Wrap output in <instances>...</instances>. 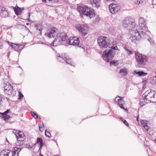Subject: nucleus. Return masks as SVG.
Wrapping results in <instances>:
<instances>
[{
    "label": "nucleus",
    "instance_id": "nucleus-26",
    "mask_svg": "<svg viewBox=\"0 0 156 156\" xmlns=\"http://www.w3.org/2000/svg\"><path fill=\"white\" fill-rule=\"evenodd\" d=\"M73 43V45H78L79 44L80 41L78 38L75 37Z\"/></svg>",
    "mask_w": 156,
    "mask_h": 156
},
{
    "label": "nucleus",
    "instance_id": "nucleus-4",
    "mask_svg": "<svg viewBox=\"0 0 156 156\" xmlns=\"http://www.w3.org/2000/svg\"><path fill=\"white\" fill-rule=\"evenodd\" d=\"M77 9L80 13L89 16L90 18L94 17L95 16L94 10L87 6H79L78 7Z\"/></svg>",
    "mask_w": 156,
    "mask_h": 156
},
{
    "label": "nucleus",
    "instance_id": "nucleus-46",
    "mask_svg": "<svg viewBox=\"0 0 156 156\" xmlns=\"http://www.w3.org/2000/svg\"><path fill=\"white\" fill-rule=\"evenodd\" d=\"M134 72L136 73V74L138 75L139 76L140 71H137L136 70H135L134 71Z\"/></svg>",
    "mask_w": 156,
    "mask_h": 156
},
{
    "label": "nucleus",
    "instance_id": "nucleus-21",
    "mask_svg": "<svg viewBox=\"0 0 156 156\" xmlns=\"http://www.w3.org/2000/svg\"><path fill=\"white\" fill-rule=\"evenodd\" d=\"M124 104V101L122 100V98H121L120 100H119V102H118V104L120 107V108H122L126 112H128V111L127 108H125L123 106V105Z\"/></svg>",
    "mask_w": 156,
    "mask_h": 156
},
{
    "label": "nucleus",
    "instance_id": "nucleus-41",
    "mask_svg": "<svg viewBox=\"0 0 156 156\" xmlns=\"http://www.w3.org/2000/svg\"><path fill=\"white\" fill-rule=\"evenodd\" d=\"M99 17L97 16L93 22L95 23H97L99 21Z\"/></svg>",
    "mask_w": 156,
    "mask_h": 156
},
{
    "label": "nucleus",
    "instance_id": "nucleus-1",
    "mask_svg": "<svg viewBox=\"0 0 156 156\" xmlns=\"http://www.w3.org/2000/svg\"><path fill=\"white\" fill-rule=\"evenodd\" d=\"M113 42L112 45L111 47H108L110 48L109 49H106L105 51L102 54V58L103 60L106 62H108L110 60H111L114 56L115 53L114 50L119 51L117 46Z\"/></svg>",
    "mask_w": 156,
    "mask_h": 156
},
{
    "label": "nucleus",
    "instance_id": "nucleus-60",
    "mask_svg": "<svg viewBox=\"0 0 156 156\" xmlns=\"http://www.w3.org/2000/svg\"><path fill=\"white\" fill-rule=\"evenodd\" d=\"M155 141H156V139H155Z\"/></svg>",
    "mask_w": 156,
    "mask_h": 156
},
{
    "label": "nucleus",
    "instance_id": "nucleus-35",
    "mask_svg": "<svg viewBox=\"0 0 156 156\" xmlns=\"http://www.w3.org/2000/svg\"><path fill=\"white\" fill-rule=\"evenodd\" d=\"M152 83L153 84H156V76L153 77L152 80Z\"/></svg>",
    "mask_w": 156,
    "mask_h": 156
},
{
    "label": "nucleus",
    "instance_id": "nucleus-22",
    "mask_svg": "<svg viewBox=\"0 0 156 156\" xmlns=\"http://www.w3.org/2000/svg\"><path fill=\"white\" fill-rule=\"evenodd\" d=\"M100 1V0H92L91 2H93L92 4L94 6L98 8L99 6Z\"/></svg>",
    "mask_w": 156,
    "mask_h": 156
},
{
    "label": "nucleus",
    "instance_id": "nucleus-15",
    "mask_svg": "<svg viewBox=\"0 0 156 156\" xmlns=\"http://www.w3.org/2000/svg\"><path fill=\"white\" fill-rule=\"evenodd\" d=\"M12 154V151L7 149L2 151L0 153V156H10Z\"/></svg>",
    "mask_w": 156,
    "mask_h": 156
},
{
    "label": "nucleus",
    "instance_id": "nucleus-43",
    "mask_svg": "<svg viewBox=\"0 0 156 156\" xmlns=\"http://www.w3.org/2000/svg\"><path fill=\"white\" fill-rule=\"evenodd\" d=\"M35 27H36V29L37 30H39L40 31V34H41V29H40L38 28L39 27H38V25L37 24H35Z\"/></svg>",
    "mask_w": 156,
    "mask_h": 156
},
{
    "label": "nucleus",
    "instance_id": "nucleus-11",
    "mask_svg": "<svg viewBox=\"0 0 156 156\" xmlns=\"http://www.w3.org/2000/svg\"><path fill=\"white\" fill-rule=\"evenodd\" d=\"M17 141L16 144L17 146L22 145L23 144V140L24 139V135L23 133L20 131L19 130L18 133L15 134Z\"/></svg>",
    "mask_w": 156,
    "mask_h": 156
},
{
    "label": "nucleus",
    "instance_id": "nucleus-28",
    "mask_svg": "<svg viewBox=\"0 0 156 156\" xmlns=\"http://www.w3.org/2000/svg\"><path fill=\"white\" fill-rule=\"evenodd\" d=\"M9 13L6 10L1 13H0V15L1 16L3 17H6L8 16Z\"/></svg>",
    "mask_w": 156,
    "mask_h": 156
},
{
    "label": "nucleus",
    "instance_id": "nucleus-45",
    "mask_svg": "<svg viewBox=\"0 0 156 156\" xmlns=\"http://www.w3.org/2000/svg\"><path fill=\"white\" fill-rule=\"evenodd\" d=\"M0 114H1L2 115V117H4V116H5L6 115H7V113H5V112L3 113L0 112Z\"/></svg>",
    "mask_w": 156,
    "mask_h": 156
},
{
    "label": "nucleus",
    "instance_id": "nucleus-57",
    "mask_svg": "<svg viewBox=\"0 0 156 156\" xmlns=\"http://www.w3.org/2000/svg\"><path fill=\"white\" fill-rule=\"evenodd\" d=\"M119 36H120V37H121L120 35H119L118 36V37H119Z\"/></svg>",
    "mask_w": 156,
    "mask_h": 156
},
{
    "label": "nucleus",
    "instance_id": "nucleus-32",
    "mask_svg": "<svg viewBox=\"0 0 156 156\" xmlns=\"http://www.w3.org/2000/svg\"><path fill=\"white\" fill-rule=\"evenodd\" d=\"M6 10L5 8L2 6L0 5V13H1Z\"/></svg>",
    "mask_w": 156,
    "mask_h": 156
},
{
    "label": "nucleus",
    "instance_id": "nucleus-19",
    "mask_svg": "<svg viewBox=\"0 0 156 156\" xmlns=\"http://www.w3.org/2000/svg\"><path fill=\"white\" fill-rule=\"evenodd\" d=\"M141 122L144 129L147 131H148L149 129V124L148 123V122L145 120H141Z\"/></svg>",
    "mask_w": 156,
    "mask_h": 156
},
{
    "label": "nucleus",
    "instance_id": "nucleus-31",
    "mask_svg": "<svg viewBox=\"0 0 156 156\" xmlns=\"http://www.w3.org/2000/svg\"><path fill=\"white\" fill-rule=\"evenodd\" d=\"M109 32L111 33H114L115 31V29L113 27H111L109 29Z\"/></svg>",
    "mask_w": 156,
    "mask_h": 156
},
{
    "label": "nucleus",
    "instance_id": "nucleus-16",
    "mask_svg": "<svg viewBox=\"0 0 156 156\" xmlns=\"http://www.w3.org/2000/svg\"><path fill=\"white\" fill-rule=\"evenodd\" d=\"M5 43H7L14 50L18 52L19 51V45L18 44H15L13 43H12L9 41H4Z\"/></svg>",
    "mask_w": 156,
    "mask_h": 156
},
{
    "label": "nucleus",
    "instance_id": "nucleus-38",
    "mask_svg": "<svg viewBox=\"0 0 156 156\" xmlns=\"http://www.w3.org/2000/svg\"><path fill=\"white\" fill-rule=\"evenodd\" d=\"M122 98H122L119 96H117L115 98V102H118L119 100H120V99Z\"/></svg>",
    "mask_w": 156,
    "mask_h": 156
},
{
    "label": "nucleus",
    "instance_id": "nucleus-6",
    "mask_svg": "<svg viewBox=\"0 0 156 156\" xmlns=\"http://www.w3.org/2000/svg\"><path fill=\"white\" fill-rule=\"evenodd\" d=\"M145 21V20L143 18H140L138 20L139 26H136L135 29L137 28L138 30L144 34H147V36H148L147 33H149V32L147 30V27L146 26Z\"/></svg>",
    "mask_w": 156,
    "mask_h": 156
},
{
    "label": "nucleus",
    "instance_id": "nucleus-47",
    "mask_svg": "<svg viewBox=\"0 0 156 156\" xmlns=\"http://www.w3.org/2000/svg\"><path fill=\"white\" fill-rule=\"evenodd\" d=\"M48 1L52 3L57 2H58V0H48Z\"/></svg>",
    "mask_w": 156,
    "mask_h": 156
},
{
    "label": "nucleus",
    "instance_id": "nucleus-12",
    "mask_svg": "<svg viewBox=\"0 0 156 156\" xmlns=\"http://www.w3.org/2000/svg\"><path fill=\"white\" fill-rule=\"evenodd\" d=\"M57 29L55 27L50 28L47 32L45 33V35L49 38L54 37L57 35Z\"/></svg>",
    "mask_w": 156,
    "mask_h": 156
},
{
    "label": "nucleus",
    "instance_id": "nucleus-36",
    "mask_svg": "<svg viewBox=\"0 0 156 156\" xmlns=\"http://www.w3.org/2000/svg\"><path fill=\"white\" fill-rule=\"evenodd\" d=\"M120 119L123 122L125 125H126L127 126H129V124L127 122L126 120H124V119H123V118H120Z\"/></svg>",
    "mask_w": 156,
    "mask_h": 156
},
{
    "label": "nucleus",
    "instance_id": "nucleus-52",
    "mask_svg": "<svg viewBox=\"0 0 156 156\" xmlns=\"http://www.w3.org/2000/svg\"><path fill=\"white\" fill-rule=\"evenodd\" d=\"M42 2H46V0H42Z\"/></svg>",
    "mask_w": 156,
    "mask_h": 156
},
{
    "label": "nucleus",
    "instance_id": "nucleus-7",
    "mask_svg": "<svg viewBox=\"0 0 156 156\" xmlns=\"http://www.w3.org/2000/svg\"><path fill=\"white\" fill-rule=\"evenodd\" d=\"M97 41L99 46L102 48H106L108 47H111L112 45V44L111 43V40L105 37H99Z\"/></svg>",
    "mask_w": 156,
    "mask_h": 156
},
{
    "label": "nucleus",
    "instance_id": "nucleus-30",
    "mask_svg": "<svg viewBox=\"0 0 156 156\" xmlns=\"http://www.w3.org/2000/svg\"><path fill=\"white\" fill-rule=\"evenodd\" d=\"M31 113L33 117L35 119H37L38 118V116L37 114L33 112H31Z\"/></svg>",
    "mask_w": 156,
    "mask_h": 156
},
{
    "label": "nucleus",
    "instance_id": "nucleus-20",
    "mask_svg": "<svg viewBox=\"0 0 156 156\" xmlns=\"http://www.w3.org/2000/svg\"><path fill=\"white\" fill-rule=\"evenodd\" d=\"M39 143L40 144V148L39 149V151H40L41 149V148L44 145L43 140L41 138H38L37 139V142L35 144Z\"/></svg>",
    "mask_w": 156,
    "mask_h": 156
},
{
    "label": "nucleus",
    "instance_id": "nucleus-34",
    "mask_svg": "<svg viewBox=\"0 0 156 156\" xmlns=\"http://www.w3.org/2000/svg\"><path fill=\"white\" fill-rule=\"evenodd\" d=\"M139 74H140L139 76H146L147 74V73H145L143 71H140V73Z\"/></svg>",
    "mask_w": 156,
    "mask_h": 156
},
{
    "label": "nucleus",
    "instance_id": "nucleus-23",
    "mask_svg": "<svg viewBox=\"0 0 156 156\" xmlns=\"http://www.w3.org/2000/svg\"><path fill=\"white\" fill-rule=\"evenodd\" d=\"M119 73L122 75L126 76L127 74L126 69L125 68L121 69L120 70Z\"/></svg>",
    "mask_w": 156,
    "mask_h": 156
},
{
    "label": "nucleus",
    "instance_id": "nucleus-42",
    "mask_svg": "<svg viewBox=\"0 0 156 156\" xmlns=\"http://www.w3.org/2000/svg\"><path fill=\"white\" fill-rule=\"evenodd\" d=\"M143 2V1H139L137 0L136 1L134 2V3L135 4H141Z\"/></svg>",
    "mask_w": 156,
    "mask_h": 156
},
{
    "label": "nucleus",
    "instance_id": "nucleus-54",
    "mask_svg": "<svg viewBox=\"0 0 156 156\" xmlns=\"http://www.w3.org/2000/svg\"><path fill=\"white\" fill-rule=\"evenodd\" d=\"M26 25H29V23H26Z\"/></svg>",
    "mask_w": 156,
    "mask_h": 156
},
{
    "label": "nucleus",
    "instance_id": "nucleus-8",
    "mask_svg": "<svg viewBox=\"0 0 156 156\" xmlns=\"http://www.w3.org/2000/svg\"><path fill=\"white\" fill-rule=\"evenodd\" d=\"M57 60L60 62L64 64L67 63L72 66V62L69 57L65 53H62L60 54L59 53L57 54Z\"/></svg>",
    "mask_w": 156,
    "mask_h": 156
},
{
    "label": "nucleus",
    "instance_id": "nucleus-5",
    "mask_svg": "<svg viewBox=\"0 0 156 156\" xmlns=\"http://www.w3.org/2000/svg\"><path fill=\"white\" fill-rule=\"evenodd\" d=\"M122 25L124 27L130 31L136 28L135 20L130 17L125 18L122 21Z\"/></svg>",
    "mask_w": 156,
    "mask_h": 156
},
{
    "label": "nucleus",
    "instance_id": "nucleus-24",
    "mask_svg": "<svg viewBox=\"0 0 156 156\" xmlns=\"http://www.w3.org/2000/svg\"><path fill=\"white\" fill-rule=\"evenodd\" d=\"M75 37H70L67 40L66 42L67 44H69L70 45H73V41H74V39Z\"/></svg>",
    "mask_w": 156,
    "mask_h": 156
},
{
    "label": "nucleus",
    "instance_id": "nucleus-17",
    "mask_svg": "<svg viewBox=\"0 0 156 156\" xmlns=\"http://www.w3.org/2000/svg\"><path fill=\"white\" fill-rule=\"evenodd\" d=\"M13 9L16 15H20L21 14L23 11L24 10V8L22 9L17 5L15 7H13Z\"/></svg>",
    "mask_w": 156,
    "mask_h": 156
},
{
    "label": "nucleus",
    "instance_id": "nucleus-48",
    "mask_svg": "<svg viewBox=\"0 0 156 156\" xmlns=\"http://www.w3.org/2000/svg\"><path fill=\"white\" fill-rule=\"evenodd\" d=\"M9 112H10V110L9 109H7L5 112V113L7 114Z\"/></svg>",
    "mask_w": 156,
    "mask_h": 156
},
{
    "label": "nucleus",
    "instance_id": "nucleus-44",
    "mask_svg": "<svg viewBox=\"0 0 156 156\" xmlns=\"http://www.w3.org/2000/svg\"><path fill=\"white\" fill-rule=\"evenodd\" d=\"M19 97L18 99H21V98L23 97V96L22 94L20 92L19 93Z\"/></svg>",
    "mask_w": 156,
    "mask_h": 156
},
{
    "label": "nucleus",
    "instance_id": "nucleus-3",
    "mask_svg": "<svg viewBox=\"0 0 156 156\" xmlns=\"http://www.w3.org/2000/svg\"><path fill=\"white\" fill-rule=\"evenodd\" d=\"M130 32L131 33V36L129 39L132 42L134 43L141 38H145L147 37V34H144L138 30L137 28L135 29L131 30Z\"/></svg>",
    "mask_w": 156,
    "mask_h": 156
},
{
    "label": "nucleus",
    "instance_id": "nucleus-27",
    "mask_svg": "<svg viewBox=\"0 0 156 156\" xmlns=\"http://www.w3.org/2000/svg\"><path fill=\"white\" fill-rule=\"evenodd\" d=\"M147 103V101L145 99L143 98L141 99L140 100V106H142L144 105Z\"/></svg>",
    "mask_w": 156,
    "mask_h": 156
},
{
    "label": "nucleus",
    "instance_id": "nucleus-2",
    "mask_svg": "<svg viewBox=\"0 0 156 156\" xmlns=\"http://www.w3.org/2000/svg\"><path fill=\"white\" fill-rule=\"evenodd\" d=\"M136 61L138 68H143L146 65L147 58L145 55L138 52L135 54Z\"/></svg>",
    "mask_w": 156,
    "mask_h": 156
},
{
    "label": "nucleus",
    "instance_id": "nucleus-55",
    "mask_svg": "<svg viewBox=\"0 0 156 156\" xmlns=\"http://www.w3.org/2000/svg\"><path fill=\"white\" fill-rule=\"evenodd\" d=\"M6 99H7V100H9V99L8 98H6Z\"/></svg>",
    "mask_w": 156,
    "mask_h": 156
},
{
    "label": "nucleus",
    "instance_id": "nucleus-25",
    "mask_svg": "<svg viewBox=\"0 0 156 156\" xmlns=\"http://www.w3.org/2000/svg\"><path fill=\"white\" fill-rule=\"evenodd\" d=\"M110 65L111 66H114L115 67H117L118 66L119 64L118 61H116L115 60H113L110 62Z\"/></svg>",
    "mask_w": 156,
    "mask_h": 156
},
{
    "label": "nucleus",
    "instance_id": "nucleus-50",
    "mask_svg": "<svg viewBox=\"0 0 156 156\" xmlns=\"http://www.w3.org/2000/svg\"><path fill=\"white\" fill-rule=\"evenodd\" d=\"M30 13H29V14H28V16H29V18H28V19H27V20H28L29 21H30V20L29 19V17H30Z\"/></svg>",
    "mask_w": 156,
    "mask_h": 156
},
{
    "label": "nucleus",
    "instance_id": "nucleus-51",
    "mask_svg": "<svg viewBox=\"0 0 156 156\" xmlns=\"http://www.w3.org/2000/svg\"><path fill=\"white\" fill-rule=\"evenodd\" d=\"M138 118H139V116H138L136 118V120H137V121L138 122Z\"/></svg>",
    "mask_w": 156,
    "mask_h": 156
},
{
    "label": "nucleus",
    "instance_id": "nucleus-9",
    "mask_svg": "<svg viewBox=\"0 0 156 156\" xmlns=\"http://www.w3.org/2000/svg\"><path fill=\"white\" fill-rule=\"evenodd\" d=\"M67 38L68 37L66 33H60L51 43V45L54 46V44H55V46L60 45L61 44V42L65 41Z\"/></svg>",
    "mask_w": 156,
    "mask_h": 156
},
{
    "label": "nucleus",
    "instance_id": "nucleus-37",
    "mask_svg": "<svg viewBox=\"0 0 156 156\" xmlns=\"http://www.w3.org/2000/svg\"><path fill=\"white\" fill-rule=\"evenodd\" d=\"M124 48L128 54H132V51L126 48Z\"/></svg>",
    "mask_w": 156,
    "mask_h": 156
},
{
    "label": "nucleus",
    "instance_id": "nucleus-53",
    "mask_svg": "<svg viewBox=\"0 0 156 156\" xmlns=\"http://www.w3.org/2000/svg\"><path fill=\"white\" fill-rule=\"evenodd\" d=\"M40 156H44L42 154H41L40 155Z\"/></svg>",
    "mask_w": 156,
    "mask_h": 156
},
{
    "label": "nucleus",
    "instance_id": "nucleus-33",
    "mask_svg": "<svg viewBox=\"0 0 156 156\" xmlns=\"http://www.w3.org/2000/svg\"><path fill=\"white\" fill-rule=\"evenodd\" d=\"M39 129L41 131V132L43 131L44 129V126L43 124H42L40 125L39 126Z\"/></svg>",
    "mask_w": 156,
    "mask_h": 156
},
{
    "label": "nucleus",
    "instance_id": "nucleus-40",
    "mask_svg": "<svg viewBox=\"0 0 156 156\" xmlns=\"http://www.w3.org/2000/svg\"><path fill=\"white\" fill-rule=\"evenodd\" d=\"M19 49V51H20L22 49H23L24 47V45L23 44H18Z\"/></svg>",
    "mask_w": 156,
    "mask_h": 156
},
{
    "label": "nucleus",
    "instance_id": "nucleus-59",
    "mask_svg": "<svg viewBox=\"0 0 156 156\" xmlns=\"http://www.w3.org/2000/svg\"><path fill=\"white\" fill-rule=\"evenodd\" d=\"M107 1H110V0H107Z\"/></svg>",
    "mask_w": 156,
    "mask_h": 156
},
{
    "label": "nucleus",
    "instance_id": "nucleus-14",
    "mask_svg": "<svg viewBox=\"0 0 156 156\" xmlns=\"http://www.w3.org/2000/svg\"><path fill=\"white\" fill-rule=\"evenodd\" d=\"M109 8L110 12L112 14H114L118 12L120 8L117 4H111L109 5Z\"/></svg>",
    "mask_w": 156,
    "mask_h": 156
},
{
    "label": "nucleus",
    "instance_id": "nucleus-10",
    "mask_svg": "<svg viewBox=\"0 0 156 156\" xmlns=\"http://www.w3.org/2000/svg\"><path fill=\"white\" fill-rule=\"evenodd\" d=\"M76 29L80 32V34L82 36H84L88 33V28L86 25L82 24H77L76 26Z\"/></svg>",
    "mask_w": 156,
    "mask_h": 156
},
{
    "label": "nucleus",
    "instance_id": "nucleus-29",
    "mask_svg": "<svg viewBox=\"0 0 156 156\" xmlns=\"http://www.w3.org/2000/svg\"><path fill=\"white\" fill-rule=\"evenodd\" d=\"M45 135L46 136L49 138L51 137V135L49 131H48L46 130H45Z\"/></svg>",
    "mask_w": 156,
    "mask_h": 156
},
{
    "label": "nucleus",
    "instance_id": "nucleus-39",
    "mask_svg": "<svg viewBox=\"0 0 156 156\" xmlns=\"http://www.w3.org/2000/svg\"><path fill=\"white\" fill-rule=\"evenodd\" d=\"M3 118L5 121H8L9 119V118H10V117L9 115H7L5 116H4Z\"/></svg>",
    "mask_w": 156,
    "mask_h": 156
},
{
    "label": "nucleus",
    "instance_id": "nucleus-13",
    "mask_svg": "<svg viewBox=\"0 0 156 156\" xmlns=\"http://www.w3.org/2000/svg\"><path fill=\"white\" fill-rule=\"evenodd\" d=\"M12 87L9 82H7L4 87L5 93L8 95H10L12 92Z\"/></svg>",
    "mask_w": 156,
    "mask_h": 156
},
{
    "label": "nucleus",
    "instance_id": "nucleus-56",
    "mask_svg": "<svg viewBox=\"0 0 156 156\" xmlns=\"http://www.w3.org/2000/svg\"><path fill=\"white\" fill-rule=\"evenodd\" d=\"M9 122L10 123H12V122H10V121H9V122Z\"/></svg>",
    "mask_w": 156,
    "mask_h": 156
},
{
    "label": "nucleus",
    "instance_id": "nucleus-58",
    "mask_svg": "<svg viewBox=\"0 0 156 156\" xmlns=\"http://www.w3.org/2000/svg\"><path fill=\"white\" fill-rule=\"evenodd\" d=\"M9 53H8V55H7V56H8V57H9Z\"/></svg>",
    "mask_w": 156,
    "mask_h": 156
},
{
    "label": "nucleus",
    "instance_id": "nucleus-18",
    "mask_svg": "<svg viewBox=\"0 0 156 156\" xmlns=\"http://www.w3.org/2000/svg\"><path fill=\"white\" fill-rule=\"evenodd\" d=\"M21 149L18 147H15L14 148L12 151V154L10 155V156H19L18 154L19 152L21 151Z\"/></svg>",
    "mask_w": 156,
    "mask_h": 156
},
{
    "label": "nucleus",
    "instance_id": "nucleus-49",
    "mask_svg": "<svg viewBox=\"0 0 156 156\" xmlns=\"http://www.w3.org/2000/svg\"><path fill=\"white\" fill-rule=\"evenodd\" d=\"M3 45L2 43L0 42V49H2V48Z\"/></svg>",
    "mask_w": 156,
    "mask_h": 156
}]
</instances>
